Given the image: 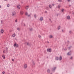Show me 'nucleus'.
Here are the masks:
<instances>
[{
	"label": "nucleus",
	"mask_w": 74,
	"mask_h": 74,
	"mask_svg": "<svg viewBox=\"0 0 74 74\" xmlns=\"http://www.w3.org/2000/svg\"><path fill=\"white\" fill-rule=\"evenodd\" d=\"M27 65L26 64H25L24 65V69H27Z\"/></svg>",
	"instance_id": "nucleus-1"
},
{
	"label": "nucleus",
	"mask_w": 74,
	"mask_h": 74,
	"mask_svg": "<svg viewBox=\"0 0 74 74\" xmlns=\"http://www.w3.org/2000/svg\"><path fill=\"white\" fill-rule=\"evenodd\" d=\"M16 14V13L15 12H12V15L13 16H15Z\"/></svg>",
	"instance_id": "nucleus-2"
},
{
	"label": "nucleus",
	"mask_w": 74,
	"mask_h": 74,
	"mask_svg": "<svg viewBox=\"0 0 74 74\" xmlns=\"http://www.w3.org/2000/svg\"><path fill=\"white\" fill-rule=\"evenodd\" d=\"M31 14H28V13H27V12H26L25 13V15H27V16L28 17H29V16H30L31 15Z\"/></svg>",
	"instance_id": "nucleus-3"
},
{
	"label": "nucleus",
	"mask_w": 74,
	"mask_h": 74,
	"mask_svg": "<svg viewBox=\"0 0 74 74\" xmlns=\"http://www.w3.org/2000/svg\"><path fill=\"white\" fill-rule=\"evenodd\" d=\"M52 51L51 49H47V52H51Z\"/></svg>",
	"instance_id": "nucleus-4"
},
{
	"label": "nucleus",
	"mask_w": 74,
	"mask_h": 74,
	"mask_svg": "<svg viewBox=\"0 0 74 74\" xmlns=\"http://www.w3.org/2000/svg\"><path fill=\"white\" fill-rule=\"evenodd\" d=\"M14 46L16 48L18 47V45L16 44V43H15L14 44Z\"/></svg>",
	"instance_id": "nucleus-5"
},
{
	"label": "nucleus",
	"mask_w": 74,
	"mask_h": 74,
	"mask_svg": "<svg viewBox=\"0 0 74 74\" xmlns=\"http://www.w3.org/2000/svg\"><path fill=\"white\" fill-rule=\"evenodd\" d=\"M3 33H4V30L2 29L1 30V34H3Z\"/></svg>",
	"instance_id": "nucleus-6"
},
{
	"label": "nucleus",
	"mask_w": 74,
	"mask_h": 74,
	"mask_svg": "<svg viewBox=\"0 0 74 74\" xmlns=\"http://www.w3.org/2000/svg\"><path fill=\"white\" fill-rule=\"evenodd\" d=\"M66 19H70V17L69 16H66Z\"/></svg>",
	"instance_id": "nucleus-7"
},
{
	"label": "nucleus",
	"mask_w": 74,
	"mask_h": 74,
	"mask_svg": "<svg viewBox=\"0 0 74 74\" xmlns=\"http://www.w3.org/2000/svg\"><path fill=\"white\" fill-rule=\"evenodd\" d=\"M16 36V34H15V33H14L12 34L13 37H15Z\"/></svg>",
	"instance_id": "nucleus-8"
},
{
	"label": "nucleus",
	"mask_w": 74,
	"mask_h": 74,
	"mask_svg": "<svg viewBox=\"0 0 74 74\" xmlns=\"http://www.w3.org/2000/svg\"><path fill=\"white\" fill-rule=\"evenodd\" d=\"M40 20L41 21H42L43 20V18L42 17H41L40 18Z\"/></svg>",
	"instance_id": "nucleus-9"
},
{
	"label": "nucleus",
	"mask_w": 74,
	"mask_h": 74,
	"mask_svg": "<svg viewBox=\"0 0 74 74\" xmlns=\"http://www.w3.org/2000/svg\"><path fill=\"white\" fill-rule=\"evenodd\" d=\"M49 37L50 38H53V36L52 35H50L49 36Z\"/></svg>",
	"instance_id": "nucleus-10"
},
{
	"label": "nucleus",
	"mask_w": 74,
	"mask_h": 74,
	"mask_svg": "<svg viewBox=\"0 0 74 74\" xmlns=\"http://www.w3.org/2000/svg\"><path fill=\"white\" fill-rule=\"evenodd\" d=\"M5 56L4 55H3L2 56V57L3 58V59H5Z\"/></svg>",
	"instance_id": "nucleus-11"
},
{
	"label": "nucleus",
	"mask_w": 74,
	"mask_h": 74,
	"mask_svg": "<svg viewBox=\"0 0 74 74\" xmlns=\"http://www.w3.org/2000/svg\"><path fill=\"white\" fill-rule=\"evenodd\" d=\"M20 14L21 15H22L23 14V11H20Z\"/></svg>",
	"instance_id": "nucleus-12"
},
{
	"label": "nucleus",
	"mask_w": 74,
	"mask_h": 74,
	"mask_svg": "<svg viewBox=\"0 0 74 74\" xmlns=\"http://www.w3.org/2000/svg\"><path fill=\"white\" fill-rule=\"evenodd\" d=\"M25 8H26V10H27L28 9V8H29V6H26L25 7Z\"/></svg>",
	"instance_id": "nucleus-13"
},
{
	"label": "nucleus",
	"mask_w": 74,
	"mask_h": 74,
	"mask_svg": "<svg viewBox=\"0 0 74 74\" xmlns=\"http://www.w3.org/2000/svg\"><path fill=\"white\" fill-rule=\"evenodd\" d=\"M62 56H60V60H62Z\"/></svg>",
	"instance_id": "nucleus-14"
},
{
	"label": "nucleus",
	"mask_w": 74,
	"mask_h": 74,
	"mask_svg": "<svg viewBox=\"0 0 74 74\" xmlns=\"http://www.w3.org/2000/svg\"><path fill=\"white\" fill-rule=\"evenodd\" d=\"M59 58H58V57H56V60H59Z\"/></svg>",
	"instance_id": "nucleus-15"
},
{
	"label": "nucleus",
	"mask_w": 74,
	"mask_h": 74,
	"mask_svg": "<svg viewBox=\"0 0 74 74\" xmlns=\"http://www.w3.org/2000/svg\"><path fill=\"white\" fill-rule=\"evenodd\" d=\"M47 72L49 73H50V70L49 69H48L47 70Z\"/></svg>",
	"instance_id": "nucleus-16"
},
{
	"label": "nucleus",
	"mask_w": 74,
	"mask_h": 74,
	"mask_svg": "<svg viewBox=\"0 0 74 74\" xmlns=\"http://www.w3.org/2000/svg\"><path fill=\"white\" fill-rule=\"evenodd\" d=\"M60 29V26H59L58 27V30H59Z\"/></svg>",
	"instance_id": "nucleus-17"
},
{
	"label": "nucleus",
	"mask_w": 74,
	"mask_h": 74,
	"mask_svg": "<svg viewBox=\"0 0 74 74\" xmlns=\"http://www.w3.org/2000/svg\"><path fill=\"white\" fill-rule=\"evenodd\" d=\"M49 6L50 8H52V6L51 5H49Z\"/></svg>",
	"instance_id": "nucleus-18"
},
{
	"label": "nucleus",
	"mask_w": 74,
	"mask_h": 74,
	"mask_svg": "<svg viewBox=\"0 0 74 74\" xmlns=\"http://www.w3.org/2000/svg\"><path fill=\"white\" fill-rule=\"evenodd\" d=\"M68 55H71V53H68L67 54Z\"/></svg>",
	"instance_id": "nucleus-19"
},
{
	"label": "nucleus",
	"mask_w": 74,
	"mask_h": 74,
	"mask_svg": "<svg viewBox=\"0 0 74 74\" xmlns=\"http://www.w3.org/2000/svg\"><path fill=\"white\" fill-rule=\"evenodd\" d=\"M55 69H56V68H53L52 69V71H53V70H55Z\"/></svg>",
	"instance_id": "nucleus-20"
},
{
	"label": "nucleus",
	"mask_w": 74,
	"mask_h": 74,
	"mask_svg": "<svg viewBox=\"0 0 74 74\" xmlns=\"http://www.w3.org/2000/svg\"><path fill=\"white\" fill-rule=\"evenodd\" d=\"M2 74H5V72H3L2 73Z\"/></svg>",
	"instance_id": "nucleus-21"
},
{
	"label": "nucleus",
	"mask_w": 74,
	"mask_h": 74,
	"mask_svg": "<svg viewBox=\"0 0 74 74\" xmlns=\"http://www.w3.org/2000/svg\"><path fill=\"white\" fill-rule=\"evenodd\" d=\"M25 44H27V45H29V42H25Z\"/></svg>",
	"instance_id": "nucleus-22"
},
{
	"label": "nucleus",
	"mask_w": 74,
	"mask_h": 74,
	"mask_svg": "<svg viewBox=\"0 0 74 74\" xmlns=\"http://www.w3.org/2000/svg\"><path fill=\"white\" fill-rule=\"evenodd\" d=\"M34 16L35 17V18H36L37 16H36V14L34 15Z\"/></svg>",
	"instance_id": "nucleus-23"
},
{
	"label": "nucleus",
	"mask_w": 74,
	"mask_h": 74,
	"mask_svg": "<svg viewBox=\"0 0 74 74\" xmlns=\"http://www.w3.org/2000/svg\"><path fill=\"white\" fill-rule=\"evenodd\" d=\"M7 7H10V5L8 4L7 5Z\"/></svg>",
	"instance_id": "nucleus-24"
},
{
	"label": "nucleus",
	"mask_w": 74,
	"mask_h": 74,
	"mask_svg": "<svg viewBox=\"0 0 74 74\" xmlns=\"http://www.w3.org/2000/svg\"><path fill=\"white\" fill-rule=\"evenodd\" d=\"M41 36L40 35H39L38 36V37H39V38H41Z\"/></svg>",
	"instance_id": "nucleus-25"
},
{
	"label": "nucleus",
	"mask_w": 74,
	"mask_h": 74,
	"mask_svg": "<svg viewBox=\"0 0 74 74\" xmlns=\"http://www.w3.org/2000/svg\"><path fill=\"white\" fill-rule=\"evenodd\" d=\"M62 12H63L64 11V9H62Z\"/></svg>",
	"instance_id": "nucleus-26"
},
{
	"label": "nucleus",
	"mask_w": 74,
	"mask_h": 74,
	"mask_svg": "<svg viewBox=\"0 0 74 74\" xmlns=\"http://www.w3.org/2000/svg\"><path fill=\"white\" fill-rule=\"evenodd\" d=\"M58 1L60 2H61V1H62V0H58Z\"/></svg>",
	"instance_id": "nucleus-27"
},
{
	"label": "nucleus",
	"mask_w": 74,
	"mask_h": 74,
	"mask_svg": "<svg viewBox=\"0 0 74 74\" xmlns=\"http://www.w3.org/2000/svg\"><path fill=\"white\" fill-rule=\"evenodd\" d=\"M19 9H20V8H21V5H19Z\"/></svg>",
	"instance_id": "nucleus-28"
},
{
	"label": "nucleus",
	"mask_w": 74,
	"mask_h": 74,
	"mask_svg": "<svg viewBox=\"0 0 74 74\" xmlns=\"http://www.w3.org/2000/svg\"><path fill=\"white\" fill-rule=\"evenodd\" d=\"M62 32H64V30L62 29Z\"/></svg>",
	"instance_id": "nucleus-29"
},
{
	"label": "nucleus",
	"mask_w": 74,
	"mask_h": 74,
	"mask_svg": "<svg viewBox=\"0 0 74 74\" xmlns=\"http://www.w3.org/2000/svg\"><path fill=\"white\" fill-rule=\"evenodd\" d=\"M12 61H13V62H14V59H12Z\"/></svg>",
	"instance_id": "nucleus-30"
},
{
	"label": "nucleus",
	"mask_w": 74,
	"mask_h": 74,
	"mask_svg": "<svg viewBox=\"0 0 74 74\" xmlns=\"http://www.w3.org/2000/svg\"><path fill=\"white\" fill-rule=\"evenodd\" d=\"M15 22H17V20H15Z\"/></svg>",
	"instance_id": "nucleus-31"
},
{
	"label": "nucleus",
	"mask_w": 74,
	"mask_h": 74,
	"mask_svg": "<svg viewBox=\"0 0 74 74\" xmlns=\"http://www.w3.org/2000/svg\"><path fill=\"white\" fill-rule=\"evenodd\" d=\"M1 24H2V23H3V21H1Z\"/></svg>",
	"instance_id": "nucleus-32"
},
{
	"label": "nucleus",
	"mask_w": 74,
	"mask_h": 74,
	"mask_svg": "<svg viewBox=\"0 0 74 74\" xmlns=\"http://www.w3.org/2000/svg\"><path fill=\"white\" fill-rule=\"evenodd\" d=\"M5 51H3V52L4 53H5Z\"/></svg>",
	"instance_id": "nucleus-33"
},
{
	"label": "nucleus",
	"mask_w": 74,
	"mask_h": 74,
	"mask_svg": "<svg viewBox=\"0 0 74 74\" xmlns=\"http://www.w3.org/2000/svg\"><path fill=\"white\" fill-rule=\"evenodd\" d=\"M69 33H71V31H69Z\"/></svg>",
	"instance_id": "nucleus-34"
},
{
	"label": "nucleus",
	"mask_w": 74,
	"mask_h": 74,
	"mask_svg": "<svg viewBox=\"0 0 74 74\" xmlns=\"http://www.w3.org/2000/svg\"><path fill=\"white\" fill-rule=\"evenodd\" d=\"M17 30H19V28H17Z\"/></svg>",
	"instance_id": "nucleus-35"
},
{
	"label": "nucleus",
	"mask_w": 74,
	"mask_h": 74,
	"mask_svg": "<svg viewBox=\"0 0 74 74\" xmlns=\"http://www.w3.org/2000/svg\"><path fill=\"white\" fill-rule=\"evenodd\" d=\"M6 50H7V49H8V48H7V47L6 48Z\"/></svg>",
	"instance_id": "nucleus-36"
},
{
	"label": "nucleus",
	"mask_w": 74,
	"mask_h": 74,
	"mask_svg": "<svg viewBox=\"0 0 74 74\" xmlns=\"http://www.w3.org/2000/svg\"><path fill=\"white\" fill-rule=\"evenodd\" d=\"M68 1H70V0H67Z\"/></svg>",
	"instance_id": "nucleus-37"
},
{
	"label": "nucleus",
	"mask_w": 74,
	"mask_h": 74,
	"mask_svg": "<svg viewBox=\"0 0 74 74\" xmlns=\"http://www.w3.org/2000/svg\"><path fill=\"white\" fill-rule=\"evenodd\" d=\"M72 58H73V57H71V59H72Z\"/></svg>",
	"instance_id": "nucleus-38"
},
{
	"label": "nucleus",
	"mask_w": 74,
	"mask_h": 74,
	"mask_svg": "<svg viewBox=\"0 0 74 74\" xmlns=\"http://www.w3.org/2000/svg\"><path fill=\"white\" fill-rule=\"evenodd\" d=\"M45 13H47V11H45Z\"/></svg>",
	"instance_id": "nucleus-39"
},
{
	"label": "nucleus",
	"mask_w": 74,
	"mask_h": 74,
	"mask_svg": "<svg viewBox=\"0 0 74 74\" xmlns=\"http://www.w3.org/2000/svg\"><path fill=\"white\" fill-rule=\"evenodd\" d=\"M1 8V6H0V9Z\"/></svg>",
	"instance_id": "nucleus-40"
},
{
	"label": "nucleus",
	"mask_w": 74,
	"mask_h": 74,
	"mask_svg": "<svg viewBox=\"0 0 74 74\" xmlns=\"http://www.w3.org/2000/svg\"><path fill=\"white\" fill-rule=\"evenodd\" d=\"M17 8H19V6H17Z\"/></svg>",
	"instance_id": "nucleus-41"
},
{
	"label": "nucleus",
	"mask_w": 74,
	"mask_h": 74,
	"mask_svg": "<svg viewBox=\"0 0 74 74\" xmlns=\"http://www.w3.org/2000/svg\"><path fill=\"white\" fill-rule=\"evenodd\" d=\"M52 5H53H53H54V4H52Z\"/></svg>",
	"instance_id": "nucleus-42"
},
{
	"label": "nucleus",
	"mask_w": 74,
	"mask_h": 74,
	"mask_svg": "<svg viewBox=\"0 0 74 74\" xmlns=\"http://www.w3.org/2000/svg\"><path fill=\"white\" fill-rule=\"evenodd\" d=\"M49 21H51V19H49Z\"/></svg>",
	"instance_id": "nucleus-43"
},
{
	"label": "nucleus",
	"mask_w": 74,
	"mask_h": 74,
	"mask_svg": "<svg viewBox=\"0 0 74 74\" xmlns=\"http://www.w3.org/2000/svg\"><path fill=\"white\" fill-rule=\"evenodd\" d=\"M60 7V6H59L58 8H59Z\"/></svg>",
	"instance_id": "nucleus-44"
},
{
	"label": "nucleus",
	"mask_w": 74,
	"mask_h": 74,
	"mask_svg": "<svg viewBox=\"0 0 74 74\" xmlns=\"http://www.w3.org/2000/svg\"><path fill=\"white\" fill-rule=\"evenodd\" d=\"M32 30V29H30V30Z\"/></svg>",
	"instance_id": "nucleus-45"
},
{
	"label": "nucleus",
	"mask_w": 74,
	"mask_h": 74,
	"mask_svg": "<svg viewBox=\"0 0 74 74\" xmlns=\"http://www.w3.org/2000/svg\"><path fill=\"white\" fill-rule=\"evenodd\" d=\"M33 64H35V63H34Z\"/></svg>",
	"instance_id": "nucleus-46"
},
{
	"label": "nucleus",
	"mask_w": 74,
	"mask_h": 74,
	"mask_svg": "<svg viewBox=\"0 0 74 74\" xmlns=\"http://www.w3.org/2000/svg\"><path fill=\"white\" fill-rule=\"evenodd\" d=\"M4 0L5 1H7V0Z\"/></svg>",
	"instance_id": "nucleus-47"
},
{
	"label": "nucleus",
	"mask_w": 74,
	"mask_h": 74,
	"mask_svg": "<svg viewBox=\"0 0 74 74\" xmlns=\"http://www.w3.org/2000/svg\"><path fill=\"white\" fill-rule=\"evenodd\" d=\"M24 26H25V24H24Z\"/></svg>",
	"instance_id": "nucleus-48"
},
{
	"label": "nucleus",
	"mask_w": 74,
	"mask_h": 74,
	"mask_svg": "<svg viewBox=\"0 0 74 74\" xmlns=\"http://www.w3.org/2000/svg\"><path fill=\"white\" fill-rule=\"evenodd\" d=\"M6 51H7V50H6Z\"/></svg>",
	"instance_id": "nucleus-49"
}]
</instances>
